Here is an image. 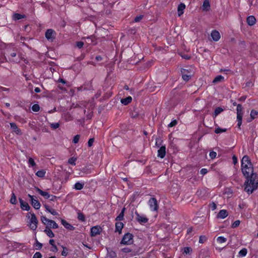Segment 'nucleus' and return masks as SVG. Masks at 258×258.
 Here are the masks:
<instances>
[{
    "mask_svg": "<svg viewBox=\"0 0 258 258\" xmlns=\"http://www.w3.org/2000/svg\"><path fill=\"white\" fill-rule=\"evenodd\" d=\"M247 171H248V176L245 177L246 180L244 185L245 191L249 195L258 187V180H256L257 178V175L253 172V165L249 166Z\"/></svg>",
    "mask_w": 258,
    "mask_h": 258,
    "instance_id": "1",
    "label": "nucleus"
},
{
    "mask_svg": "<svg viewBox=\"0 0 258 258\" xmlns=\"http://www.w3.org/2000/svg\"><path fill=\"white\" fill-rule=\"evenodd\" d=\"M251 166L252 164L249 157L247 155L244 156L241 160V171L245 177L248 176V171H247V169L249 168V166Z\"/></svg>",
    "mask_w": 258,
    "mask_h": 258,
    "instance_id": "2",
    "label": "nucleus"
},
{
    "mask_svg": "<svg viewBox=\"0 0 258 258\" xmlns=\"http://www.w3.org/2000/svg\"><path fill=\"white\" fill-rule=\"evenodd\" d=\"M26 217L28 219L30 218L29 224H28L30 228L33 231L36 230L37 227L38 221L35 214L33 213H31V212H29L27 214Z\"/></svg>",
    "mask_w": 258,
    "mask_h": 258,
    "instance_id": "3",
    "label": "nucleus"
},
{
    "mask_svg": "<svg viewBox=\"0 0 258 258\" xmlns=\"http://www.w3.org/2000/svg\"><path fill=\"white\" fill-rule=\"evenodd\" d=\"M133 237L134 235L133 234L129 232L125 233L123 235L120 241V244L123 245H130L133 244L134 242Z\"/></svg>",
    "mask_w": 258,
    "mask_h": 258,
    "instance_id": "4",
    "label": "nucleus"
},
{
    "mask_svg": "<svg viewBox=\"0 0 258 258\" xmlns=\"http://www.w3.org/2000/svg\"><path fill=\"white\" fill-rule=\"evenodd\" d=\"M180 72L182 79L185 82L188 81L193 76L192 72L190 69L181 68Z\"/></svg>",
    "mask_w": 258,
    "mask_h": 258,
    "instance_id": "5",
    "label": "nucleus"
},
{
    "mask_svg": "<svg viewBox=\"0 0 258 258\" xmlns=\"http://www.w3.org/2000/svg\"><path fill=\"white\" fill-rule=\"evenodd\" d=\"M56 33L52 29H47L45 33L46 39L50 42H53L56 38Z\"/></svg>",
    "mask_w": 258,
    "mask_h": 258,
    "instance_id": "6",
    "label": "nucleus"
},
{
    "mask_svg": "<svg viewBox=\"0 0 258 258\" xmlns=\"http://www.w3.org/2000/svg\"><path fill=\"white\" fill-rule=\"evenodd\" d=\"M148 204L151 210L153 211H157L159 208L157 200L155 198L150 199Z\"/></svg>",
    "mask_w": 258,
    "mask_h": 258,
    "instance_id": "7",
    "label": "nucleus"
},
{
    "mask_svg": "<svg viewBox=\"0 0 258 258\" xmlns=\"http://www.w3.org/2000/svg\"><path fill=\"white\" fill-rule=\"evenodd\" d=\"M102 230V229L99 225L93 226L91 228L90 235L91 237L96 236V235L100 234Z\"/></svg>",
    "mask_w": 258,
    "mask_h": 258,
    "instance_id": "8",
    "label": "nucleus"
},
{
    "mask_svg": "<svg viewBox=\"0 0 258 258\" xmlns=\"http://www.w3.org/2000/svg\"><path fill=\"white\" fill-rule=\"evenodd\" d=\"M28 197L30 198V201H31V204L34 207V208H35L36 210L39 209L41 206L39 201L38 200H35L34 199L33 196L28 194Z\"/></svg>",
    "mask_w": 258,
    "mask_h": 258,
    "instance_id": "9",
    "label": "nucleus"
},
{
    "mask_svg": "<svg viewBox=\"0 0 258 258\" xmlns=\"http://www.w3.org/2000/svg\"><path fill=\"white\" fill-rule=\"evenodd\" d=\"M136 220L140 224H143L148 222L149 219L145 216H141L137 211L135 212Z\"/></svg>",
    "mask_w": 258,
    "mask_h": 258,
    "instance_id": "10",
    "label": "nucleus"
},
{
    "mask_svg": "<svg viewBox=\"0 0 258 258\" xmlns=\"http://www.w3.org/2000/svg\"><path fill=\"white\" fill-rule=\"evenodd\" d=\"M19 202L20 204V207L23 210L28 211L30 209V207L29 204L25 201H23L22 199L19 198Z\"/></svg>",
    "mask_w": 258,
    "mask_h": 258,
    "instance_id": "11",
    "label": "nucleus"
},
{
    "mask_svg": "<svg viewBox=\"0 0 258 258\" xmlns=\"http://www.w3.org/2000/svg\"><path fill=\"white\" fill-rule=\"evenodd\" d=\"M211 36L214 41H218L221 37L220 33L216 30L212 31Z\"/></svg>",
    "mask_w": 258,
    "mask_h": 258,
    "instance_id": "12",
    "label": "nucleus"
},
{
    "mask_svg": "<svg viewBox=\"0 0 258 258\" xmlns=\"http://www.w3.org/2000/svg\"><path fill=\"white\" fill-rule=\"evenodd\" d=\"M35 189L41 196H43L45 199H48L50 198V195L48 192L43 191L38 187H35Z\"/></svg>",
    "mask_w": 258,
    "mask_h": 258,
    "instance_id": "13",
    "label": "nucleus"
},
{
    "mask_svg": "<svg viewBox=\"0 0 258 258\" xmlns=\"http://www.w3.org/2000/svg\"><path fill=\"white\" fill-rule=\"evenodd\" d=\"M166 155V147L165 145L161 146L158 150V157L163 158Z\"/></svg>",
    "mask_w": 258,
    "mask_h": 258,
    "instance_id": "14",
    "label": "nucleus"
},
{
    "mask_svg": "<svg viewBox=\"0 0 258 258\" xmlns=\"http://www.w3.org/2000/svg\"><path fill=\"white\" fill-rule=\"evenodd\" d=\"M61 223L66 229L69 230L73 231L75 229V227L69 223L66 220L64 219H61Z\"/></svg>",
    "mask_w": 258,
    "mask_h": 258,
    "instance_id": "15",
    "label": "nucleus"
},
{
    "mask_svg": "<svg viewBox=\"0 0 258 258\" xmlns=\"http://www.w3.org/2000/svg\"><path fill=\"white\" fill-rule=\"evenodd\" d=\"M10 126L12 130L14 132H15L17 135H21L22 132L20 128H18L17 124L14 122L10 123Z\"/></svg>",
    "mask_w": 258,
    "mask_h": 258,
    "instance_id": "16",
    "label": "nucleus"
},
{
    "mask_svg": "<svg viewBox=\"0 0 258 258\" xmlns=\"http://www.w3.org/2000/svg\"><path fill=\"white\" fill-rule=\"evenodd\" d=\"M86 39H87V43L89 45H94L97 44V39L93 35L87 37Z\"/></svg>",
    "mask_w": 258,
    "mask_h": 258,
    "instance_id": "17",
    "label": "nucleus"
},
{
    "mask_svg": "<svg viewBox=\"0 0 258 258\" xmlns=\"http://www.w3.org/2000/svg\"><path fill=\"white\" fill-rule=\"evenodd\" d=\"M44 232L50 238H53L54 237V234L52 231L51 230V226H49V225H46Z\"/></svg>",
    "mask_w": 258,
    "mask_h": 258,
    "instance_id": "18",
    "label": "nucleus"
},
{
    "mask_svg": "<svg viewBox=\"0 0 258 258\" xmlns=\"http://www.w3.org/2000/svg\"><path fill=\"white\" fill-rule=\"evenodd\" d=\"M124 226V224L120 221H118L115 223V232H118L119 234L121 233L122 229Z\"/></svg>",
    "mask_w": 258,
    "mask_h": 258,
    "instance_id": "19",
    "label": "nucleus"
},
{
    "mask_svg": "<svg viewBox=\"0 0 258 258\" xmlns=\"http://www.w3.org/2000/svg\"><path fill=\"white\" fill-rule=\"evenodd\" d=\"M246 22L249 26H253L255 24L256 19L253 16H249L246 19Z\"/></svg>",
    "mask_w": 258,
    "mask_h": 258,
    "instance_id": "20",
    "label": "nucleus"
},
{
    "mask_svg": "<svg viewBox=\"0 0 258 258\" xmlns=\"http://www.w3.org/2000/svg\"><path fill=\"white\" fill-rule=\"evenodd\" d=\"M228 212L226 210H221L217 215V218L224 219L228 216Z\"/></svg>",
    "mask_w": 258,
    "mask_h": 258,
    "instance_id": "21",
    "label": "nucleus"
},
{
    "mask_svg": "<svg viewBox=\"0 0 258 258\" xmlns=\"http://www.w3.org/2000/svg\"><path fill=\"white\" fill-rule=\"evenodd\" d=\"M10 55L11 57V58H9L10 61L16 63L19 62L20 61V59L19 57L15 58L17 55V53L16 52H12Z\"/></svg>",
    "mask_w": 258,
    "mask_h": 258,
    "instance_id": "22",
    "label": "nucleus"
},
{
    "mask_svg": "<svg viewBox=\"0 0 258 258\" xmlns=\"http://www.w3.org/2000/svg\"><path fill=\"white\" fill-rule=\"evenodd\" d=\"M185 8V5L184 4L181 3L178 6L177 8V12H178V15L179 16H180L183 14V10Z\"/></svg>",
    "mask_w": 258,
    "mask_h": 258,
    "instance_id": "23",
    "label": "nucleus"
},
{
    "mask_svg": "<svg viewBox=\"0 0 258 258\" xmlns=\"http://www.w3.org/2000/svg\"><path fill=\"white\" fill-rule=\"evenodd\" d=\"M107 251V255L110 258H116L117 257V254L112 249H111L110 248H106Z\"/></svg>",
    "mask_w": 258,
    "mask_h": 258,
    "instance_id": "24",
    "label": "nucleus"
},
{
    "mask_svg": "<svg viewBox=\"0 0 258 258\" xmlns=\"http://www.w3.org/2000/svg\"><path fill=\"white\" fill-rule=\"evenodd\" d=\"M26 16L25 15H22L18 13H14L12 16V18L14 20L17 21L21 19L25 18Z\"/></svg>",
    "mask_w": 258,
    "mask_h": 258,
    "instance_id": "25",
    "label": "nucleus"
},
{
    "mask_svg": "<svg viewBox=\"0 0 258 258\" xmlns=\"http://www.w3.org/2000/svg\"><path fill=\"white\" fill-rule=\"evenodd\" d=\"M132 101V98L131 96H128L125 98H122L121 99V103L124 105H127L130 104Z\"/></svg>",
    "mask_w": 258,
    "mask_h": 258,
    "instance_id": "26",
    "label": "nucleus"
},
{
    "mask_svg": "<svg viewBox=\"0 0 258 258\" xmlns=\"http://www.w3.org/2000/svg\"><path fill=\"white\" fill-rule=\"evenodd\" d=\"M44 206L45 208L46 211L51 213L52 215L56 216L58 214L54 209L50 208L48 205L45 204L44 205Z\"/></svg>",
    "mask_w": 258,
    "mask_h": 258,
    "instance_id": "27",
    "label": "nucleus"
},
{
    "mask_svg": "<svg viewBox=\"0 0 258 258\" xmlns=\"http://www.w3.org/2000/svg\"><path fill=\"white\" fill-rule=\"evenodd\" d=\"M125 210V208L124 207L122 209L120 213L115 218V221H120L123 220Z\"/></svg>",
    "mask_w": 258,
    "mask_h": 258,
    "instance_id": "28",
    "label": "nucleus"
},
{
    "mask_svg": "<svg viewBox=\"0 0 258 258\" xmlns=\"http://www.w3.org/2000/svg\"><path fill=\"white\" fill-rule=\"evenodd\" d=\"M210 8V4L209 0H204L203 4V10L208 11Z\"/></svg>",
    "mask_w": 258,
    "mask_h": 258,
    "instance_id": "29",
    "label": "nucleus"
},
{
    "mask_svg": "<svg viewBox=\"0 0 258 258\" xmlns=\"http://www.w3.org/2000/svg\"><path fill=\"white\" fill-rule=\"evenodd\" d=\"M258 114V111L254 110V109H252L251 112H250V118L247 120V122H250L253 119H254L255 118V116L257 115Z\"/></svg>",
    "mask_w": 258,
    "mask_h": 258,
    "instance_id": "30",
    "label": "nucleus"
},
{
    "mask_svg": "<svg viewBox=\"0 0 258 258\" xmlns=\"http://www.w3.org/2000/svg\"><path fill=\"white\" fill-rule=\"evenodd\" d=\"M224 77L221 75H218L216 76L213 81V83L216 84L218 82H221L224 81Z\"/></svg>",
    "mask_w": 258,
    "mask_h": 258,
    "instance_id": "31",
    "label": "nucleus"
},
{
    "mask_svg": "<svg viewBox=\"0 0 258 258\" xmlns=\"http://www.w3.org/2000/svg\"><path fill=\"white\" fill-rule=\"evenodd\" d=\"M223 111V109L221 107H217L213 114V117H216L219 114L221 113Z\"/></svg>",
    "mask_w": 258,
    "mask_h": 258,
    "instance_id": "32",
    "label": "nucleus"
},
{
    "mask_svg": "<svg viewBox=\"0 0 258 258\" xmlns=\"http://www.w3.org/2000/svg\"><path fill=\"white\" fill-rule=\"evenodd\" d=\"M47 225L51 226V228L56 229L58 227V224L53 220L49 221V223Z\"/></svg>",
    "mask_w": 258,
    "mask_h": 258,
    "instance_id": "33",
    "label": "nucleus"
},
{
    "mask_svg": "<svg viewBox=\"0 0 258 258\" xmlns=\"http://www.w3.org/2000/svg\"><path fill=\"white\" fill-rule=\"evenodd\" d=\"M77 214H78L77 218L79 220H80L82 222L85 221L86 218H85V216L84 215V214L81 213L80 211H79L77 213Z\"/></svg>",
    "mask_w": 258,
    "mask_h": 258,
    "instance_id": "34",
    "label": "nucleus"
},
{
    "mask_svg": "<svg viewBox=\"0 0 258 258\" xmlns=\"http://www.w3.org/2000/svg\"><path fill=\"white\" fill-rule=\"evenodd\" d=\"M84 186V183H81L79 182H76L74 185V188L77 190L82 189Z\"/></svg>",
    "mask_w": 258,
    "mask_h": 258,
    "instance_id": "35",
    "label": "nucleus"
},
{
    "mask_svg": "<svg viewBox=\"0 0 258 258\" xmlns=\"http://www.w3.org/2000/svg\"><path fill=\"white\" fill-rule=\"evenodd\" d=\"M43 245L41 243L39 242L37 238L35 239V243L34 244V247L36 249L40 250L42 248Z\"/></svg>",
    "mask_w": 258,
    "mask_h": 258,
    "instance_id": "36",
    "label": "nucleus"
},
{
    "mask_svg": "<svg viewBox=\"0 0 258 258\" xmlns=\"http://www.w3.org/2000/svg\"><path fill=\"white\" fill-rule=\"evenodd\" d=\"M45 171L43 169L38 170L36 173V175L39 177H43L45 174Z\"/></svg>",
    "mask_w": 258,
    "mask_h": 258,
    "instance_id": "37",
    "label": "nucleus"
},
{
    "mask_svg": "<svg viewBox=\"0 0 258 258\" xmlns=\"http://www.w3.org/2000/svg\"><path fill=\"white\" fill-rule=\"evenodd\" d=\"M10 203L13 205H16L17 203V198L14 192L12 194L11 199L10 200Z\"/></svg>",
    "mask_w": 258,
    "mask_h": 258,
    "instance_id": "38",
    "label": "nucleus"
},
{
    "mask_svg": "<svg viewBox=\"0 0 258 258\" xmlns=\"http://www.w3.org/2000/svg\"><path fill=\"white\" fill-rule=\"evenodd\" d=\"M227 131V128H221L219 127L216 128L215 130V133L218 134L221 133L226 132Z\"/></svg>",
    "mask_w": 258,
    "mask_h": 258,
    "instance_id": "39",
    "label": "nucleus"
},
{
    "mask_svg": "<svg viewBox=\"0 0 258 258\" xmlns=\"http://www.w3.org/2000/svg\"><path fill=\"white\" fill-rule=\"evenodd\" d=\"M61 247L63 249V250L62 251L61 254V255L64 256H67L68 254V248L63 245H61Z\"/></svg>",
    "mask_w": 258,
    "mask_h": 258,
    "instance_id": "40",
    "label": "nucleus"
},
{
    "mask_svg": "<svg viewBox=\"0 0 258 258\" xmlns=\"http://www.w3.org/2000/svg\"><path fill=\"white\" fill-rule=\"evenodd\" d=\"M247 252V249L245 248H243L241 249L239 252V255L241 256H244L246 255Z\"/></svg>",
    "mask_w": 258,
    "mask_h": 258,
    "instance_id": "41",
    "label": "nucleus"
},
{
    "mask_svg": "<svg viewBox=\"0 0 258 258\" xmlns=\"http://www.w3.org/2000/svg\"><path fill=\"white\" fill-rule=\"evenodd\" d=\"M131 115L132 118H136L139 116V114L138 112L136 111V109H134L131 112Z\"/></svg>",
    "mask_w": 258,
    "mask_h": 258,
    "instance_id": "42",
    "label": "nucleus"
},
{
    "mask_svg": "<svg viewBox=\"0 0 258 258\" xmlns=\"http://www.w3.org/2000/svg\"><path fill=\"white\" fill-rule=\"evenodd\" d=\"M50 220H51L47 219L45 216H41V221L44 225H47V223H49V221Z\"/></svg>",
    "mask_w": 258,
    "mask_h": 258,
    "instance_id": "43",
    "label": "nucleus"
},
{
    "mask_svg": "<svg viewBox=\"0 0 258 258\" xmlns=\"http://www.w3.org/2000/svg\"><path fill=\"white\" fill-rule=\"evenodd\" d=\"M207 240V238L205 235H201L199 238V243H204Z\"/></svg>",
    "mask_w": 258,
    "mask_h": 258,
    "instance_id": "44",
    "label": "nucleus"
},
{
    "mask_svg": "<svg viewBox=\"0 0 258 258\" xmlns=\"http://www.w3.org/2000/svg\"><path fill=\"white\" fill-rule=\"evenodd\" d=\"M77 159L75 157H71L68 160V163L72 165H76V161Z\"/></svg>",
    "mask_w": 258,
    "mask_h": 258,
    "instance_id": "45",
    "label": "nucleus"
},
{
    "mask_svg": "<svg viewBox=\"0 0 258 258\" xmlns=\"http://www.w3.org/2000/svg\"><path fill=\"white\" fill-rule=\"evenodd\" d=\"M32 110L34 112H38L40 110V106L37 104H35L32 106Z\"/></svg>",
    "mask_w": 258,
    "mask_h": 258,
    "instance_id": "46",
    "label": "nucleus"
},
{
    "mask_svg": "<svg viewBox=\"0 0 258 258\" xmlns=\"http://www.w3.org/2000/svg\"><path fill=\"white\" fill-rule=\"evenodd\" d=\"M28 164L30 166L34 167L36 165V163L33 158L30 157L28 159Z\"/></svg>",
    "mask_w": 258,
    "mask_h": 258,
    "instance_id": "47",
    "label": "nucleus"
},
{
    "mask_svg": "<svg viewBox=\"0 0 258 258\" xmlns=\"http://www.w3.org/2000/svg\"><path fill=\"white\" fill-rule=\"evenodd\" d=\"M242 109H243V107H242L241 104H238L237 105V109H236L237 114H238V113L243 114Z\"/></svg>",
    "mask_w": 258,
    "mask_h": 258,
    "instance_id": "48",
    "label": "nucleus"
},
{
    "mask_svg": "<svg viewBox=\"0 0 258 258\" xmlns=\"http://www.w3.org/2000/svg\"><path fill=\"white\" fill-rule=\"evenodd\" d=\"M217 240L219 243H224L227 241V239L223 236H219L217 238Z\"/></svg>",
    "mask_w": 258,
    "mask_h": 258,
    "instance_id": "49",
    "label": "nucleus"
},
{
    "mask_svg": "<svg viewBox=\"0 0 258 258\" xmlns=\"http://www.w3.org/2000/svg\"><path fill=\"white\" fill-rule=\"evenodd\" d=\"M192 249L190 247H185L184 248L183 253L185 254H189L191 252Z\"/></svg>",
    "mask_w": 258,
    "mask_h": 258,
    "instance_id": "50",
    "label": "nucleus"
},
{
    "mask_svg": "<svg viewBox=\"0 0 258 258\" xmlns=\"http://www.w3.org/2000/svg\"><path fill=\"white\" fill-rule=\"evenodd\" d=\"M240 221L239 220H236L234 221L232 224L231 227L232 228H235L237 227L240 224Z\"/></svg>",
    "mask_w": 258,
    "mask_h": 258,
    "instance_id": "51",
    "label": "nucleus"
},
{
    "mask_svg": "<svg viewBox=\"0 0 258 258\" xmlns=\"http://www.w3.org/2000/svg\"><path fill=\"white\" fill-rule=\"evenodd\" d=\"M84 43L82 41H77L76 43V46L78 48H81L83 47Z\"/></svg>",
    "mask_w": 258,
    "mask_h": 258,
    "instance_id": "52",
    "label": "nucleus"
},
{
    "mask_svg": "<svg viewBox=\"0 0 258 258\" xmlns=\"http://www.w3.org/2000/svg\"><path fill=\"white\" fill-rule=\"evenodd\" d=\"M80 136L79 135H76L73 139V142L74 144H77L79 141Z\"/></svg>",
    "mask_w": 258,
    "mask_h": 258,
    "instance_id": "53",
    "label": "nucleus"
},
{
    "mask_svg": "<svg viewBox=\"0 0 258 258\" xmlns=\"http://www.w3.org/2000/svg\"><path fill=\"white\" fill-rule=\"evenodd\" d=\"M177 124V121L176 119L172 120L168 125L169 127L175 126Z\"/></svg>",
    "mask_w": 258,
    "mask_h": 258,
    "instance_id": "54",
    "label": "nucleus"
},
{
    "mask_svg": "<svg viewBox=\"0 0 258 258\" xmlns=\"http://www.w3.org/2000/svg\"><path fill=\"white\" fill-rule=\"evenodd\" d=\"M209 207L211 209L212 211L215 210L217 208V205L214 202H212L209 204Z\"/></svg>",
    "mask_w": 258,
    "mask_h": 258,
    "instance_id": "55",
    "label": "nucleus"
},
{
    "mask_svg": "<svg viewBox=\"0 0 258 258\" xmlns=\"http://www.w3.org/2000/svg\"><path fill=\"white\" fill-rule=\"evenodd\" d=\"M42 255L40 252H36L33 256V258H42Z\"/></svg>",
    "mask_w": 258,
    "mask_h": 258,
    "instance_id": "56",
    "label": "nucleus"
},
{
    "mask_svg": "<svg viewBox=\"0 0 258 258\" xmlns=\"http://www.w3.org/2000/svg\"><path fill=\"white\" fill-rule=\"evenodd\" d=\"M59 197H56L54 195H50V198L49 199L50 201L52 202H55L58 199Z\"/></svg>",
    "mask_w": 258,
    "mask_h": 258,
    "instance_id": "57",
    "label": "nucleus"
},
{
    "mask_svg": "<svg viewBox=\"0 0 258 258\" xmlns=\"http://www.w3.org/2000/svg\"><path fill=\"white\" fill-rule=\"evenodd\" d=\"M59 126V123H53L50 124V127L53 129H56Z\"/></svg>",
    "mask_w": 258,
    "mask_h": 258,
    "instance_id": "58",
    "label": "nucleus"
},
{
    "mask_svg": "<svg viewBox=\"0 0 258 258\" xmlns=\"http://www.w3.org/2000/svg\"><path fill=\"white\" fill-rule=\"evenodd\" d=\"M216 155L217 153L216 152L211 151L210 152L209 156L212 159H214L216 157Z\"/></svg>",
    "mask_w": 258,
    "mask_h": 258,
    "instance_id": "59",
    "label": "nucleus"
},
{
    "mask_svg": "<svg viewBox=\"0 0 258 258\" xmlns=\"http://www.w3.org/2000/svg\"><path fill=\"white\" fill-rule=\"evenodd\" d=\"M180 56L182 58H184L186 60H189L191 58V56L190 55H188V54H181Z\"/></svg>",
    "mask_w": 258,
    "mask_h": 258,
    "instance_id": "60",
    "label": "nucleus"
},
{
    "mask_svg": "<svg viewBox=\"0 0 258 258\" xmlns=\"http://www.w3.org/2000/svg\"><path fill=\"white\" fill-rule=\"evenodd\" d=\"M143 17V16L142 15L137 16L135 18L134 21L136 22H138L142 19Z\"/></svg>",
    "mask_w": 258,
    "mask_h": 258,
    "instance_id": "61",
    "label": "nucleus"
},
{
    "mask_svg": "<svg viewBox=\"0 0 258 258\" xmlns=\"http://www.w3.org/2000/svg\"><path fill=\"white\" fill-rule=\"evenodd\" d=\"M94 141V138H90L88 142V147H91L93 145Z\"/></svg>",
    "mask_w": 258,
    "mask_h": 258,
    "instance_id": "62",
    "label": "nucleus"
},
{
    "mask_svg": "<svg viewBox=\"0 0 258 258\" xmlns=\"http://www.w3.org/2000/svg\"><path fill=\"white\" fill-rule=\"evenodd\" d=\"M121 251L124 253H129L132 251V250L128 247H124L121 249Z\"/></svg>",
    "mask_w": 258,
    "mask_h": 258,
    "instance_id": "63",
    "label": "nucleus"
},
{
    "mask_svg": "<svg viewBox=\"0 0 258 258\" xmlns=\"http://www.w3.org/2000/svg\"><path fill=\"white\" fill-rule=\"evenodd\" d=\"M242 115L243 114H237V121H242Z\"/></svg>",
    "mask_w": 258,
    "mask_h": 258,
    "instance_id": "64",
    "label": "nucleus"
}]
</instances>
